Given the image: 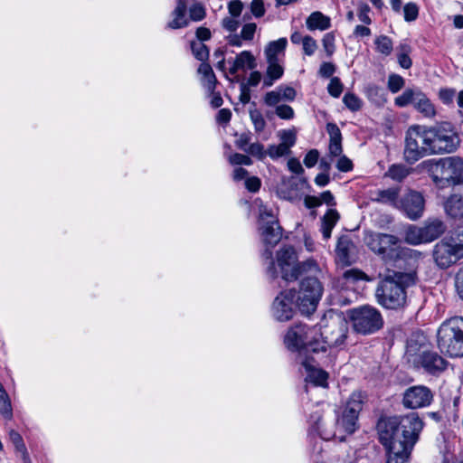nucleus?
I'll return each instance as SVG.
<instances>
[{
    "mask_svg": "<svg viewBox=\"0 0 463 463\" xmlns=\"http://www.w3.org/2000/svg\"><path fill=\"white\" fill-rule=\"evenodd\" d=\"M335 36L333 32L326 33L322 38V45L327 57H331L335 52Z\"/></svg>",
    "mask_w": 463,
    "mask_h": 463,
    "instance_id": "nucleus-45",
    "label": "nucleus"
},
{
    "mask_svg": "<svg viewBox=\"0 0 463 463\" xmlns=\"http://www.w3.org/2000/svg\"><path fill=\"white\" fill-rule=\"evenodd\" d=\"M405 241L409 244L418 245L420 243H427L423 235L421 227L411 226L407 229L405 234Z\"/></svg>",
    "mask_w": 463,
    "mask_h": 463,
    "instance_id": "nucleus-36",
    "label": "nucleus"
},
{
    "mask_svg": "<svg viewBox=\"0 0 463 463\" xmlns=\"http://www.w3.org/2000/svg\"><path fill=\"white\" fill-rule=\"evenodd\" d=\"M278 90L284 101H293L297 96L295 89L289 86H279L278 87Z\"/></svg>",
    "mask_w": 463,
    "mask_h": 463,
    "instance_id": "nucleus-61",
    "label": "nucleus"
},
{
    "mask_svg": "<svg viewBox=\"0 0 463 463\" xmlns=\"http://www.w3.org/2000/svg\"><path fill=\"white\" fill-rule=\"evenodd\" d=\"M422 429L423 421L416 412L381 420L379 440L387 451L386 463H409Z\"/></svg>",
    "mask_w": 463,
    "mask_h": 463,
    "instance_id": "nucleus-1",
    "label": "nucleus"
},
{
    "mask_svg": "<svg viewBox=\"0 0 463 463\" xmlns=\"http://www.w3.org/2000/svg\"><path fill=\"white\" fill-rule=\"evenodd\" d=\"M323 294V287L320 281L308 276L300 282L299 291L297 293V307L305 315L312 314Z\"/></svg>",
    "mask_w": 463,
    "mask_h": 463,
    "instance_id": "nucleus-14",
    "label": "nucleus"
},
{
    "mask_svg": "<svg viewBox=\"0 0 463 463\" xmlns=\"http://www.w3.org/2000/svg\"><path fill=\"white\" fill-rule=\"evenodd\" d=\"M191 49L194 57L199 61H205L209 57V50L202 42H192Z\"/></svg>",
    "mask_w": 463,
    "mask_h": 463,
    "instance_id": "nucleus-43",
    "label": "nucleus"
},
{
    "mask_svg": "<svg viewBox=\"0 0 463 463\" xmlns=\"http://www.w3.org/2000/svg\"><path fill=\"white\" fill-rule=\"evenodd\" d=\"M250 12L257 17H262L265 14V7L262 0H252L250 3Z\"/></svg>",
    "mask_w": 463,
    "mask_h": 463,
    "instance_id": "nucleus-64",
    "label": "nucleus"
},
{
    "mask_svg": "<svg viewBox=\"0 0 463 463\" xmlns=\"http://www.w3.org/2000/svg\"><path fill=\"white\" fill-rule=\"evenodd\" d=\"M248 155L256 157L259 160H263L267 156L264 146L260 142L250 143L245 150Z\"/></svg>",
    "mask_w": 463,
    "mask_h": 463,
    "instance_id": "nucleus-46",
    "label": "nucleus"
},
{
    "mask_svg": "<svg viewBox=\"0 0 463 463\" xmlns=\"http://www.w3.org/2000/svg\"><path fill=\"white\" fill-rule=\"evenodd\" d=\"M302 47L304 53L307 56H311L316 52L317 49V43L313 37L309 35H305L304 42L302 43Z\"/></svg>",
    "mask_w": 463,
    "mask_h": 463,
    "instance_id": "nucleus-58",
    "label": "nucleus"
},
{
    "mask_svg": "<svg viewBox=\"0 0 463 463\" xmlns=\"http://www.w3.org/2000/svg\"><path fill=\"white\" fill-rule=\"evenodd\" d=\"M415 109L424 118H433L436 115V109L427 96L421 92L414 105Z\"/></svg>",
    "mask_w": 463,
    "mask_h": 463,
    "instance_id": "nucleus-33",
    "label": "nucleus"
},
{
    "mask_svg": "<svg viewBox=\"0 0 463 463\" xmlns=\"http://www.w3.org/2000/svg\"><path fill=\"white\" fill-rule=\"evenodd\" d=\"M428 134L431 155L452 153L459 145L458 136L449 122L428 128Z\"/></svg>",
    "mask_w": 463,
    "mask_h": 463,
    "instance_id": "nucleus-12",
    "label": "nucleus"
},
{
    "mask_svg": "<svg viewBox=\"0 0 463 463\" xmlns=\"http://www.w3.org/2000/svg\"><path fill=\"white\" fill-rule=\"evenodd\" d=\"M410 174V170L403 165H392L388 169L386 175L392 180L401 182Z\"/></svg>",
    "mask_w": 463,
    "mask_h": 463,
    "instance_id": "nucleus-39",
    "label": "nucleus"
},
{
    "mask_svg": "<svg viewBox=\"0 0 463 463\" xmlns=\"http://www.w3.org/2000/svg\"><path fill=\"white\" fill-rule=\"evenodd\" d=\"M343 90L344 86L339 78L334 77L330 80V82L327 86V90L332 97H340L341 93L343 92Z\"/></svg>",
    "mask_w": 463,
    "mask_h": 463,
    "instance_id": "nucleus-53",
    "label": "nucleus"
},
{
    "mask_svg": "<svg viewBox=\"0 0 463 463\" xmlns=\"http://www.w3.org/2000/svg\"><path fill=\"white\" fill-rule=\"evenodd\" d=\"M416 273L395 271L379 281L375 289L377 303L386 309H398L406 304V288L415 284Z\"/></svg>",
    "mask_w": 463,
    "mask_h": 463,
    "instance_id": "nucleus-3",
    "label": "nucleus"
},
{
    "mask_svg": "<svg viewBox=\"0 0 463 463\" xmlns=\"http://www.w3.org/2000/svg\"><path fill=\"white\" fill-rule=\"evenodd\" d=\"M421 165L439 188L463 184V160L458 156L427 160Z\"/></svg>",
    "mask_w": 463,
    "mask_h": 463,
    "instance_id": "nucleus-4",
    "label": "nucleus"
},
{
    "mask_svg": "<svg viewBox=\"0 0 463 463\" xmlns=\"http://www.w3.org/2000/svg\"><path fill=\"white\" fill-rule=\"evenodd\" d=\"M404 20L408 23L415 21L419 16V6L413 2L403 6Z\"/></svg>",
    "mask_w": 463,
    "mask_h": 463,
    "instance_id": "nucleus-47",
    "label": "nucleus"
},
{
    "mask_svg": "<svg viewBox=\"0 0 463 463\" xmlns=\"http://www.w3.org/2000/svg\"><path fill=\"white\" fill-rule=\"evenodd\" d=\"M276 115L281 118L289 120L292 119L295 116L294 109L289 105H278L275 109Z\"/></svg>",
    "mask_w": 463,
    "mask_h": 463,
    "instance_id": "nucleus-54",
    "label": "nucleus"
},
{
    "mask_svg": "<svg viewBox=\"0 0 463 463\" xmlns=\"http://www.w3.org/2000/svg\"><path fill=\"white\" fill-rule=\"evenodd\" d=\"M401 50L402 52L398 54V62L402 68L410 69L412 64L411 59L409 56L410 46L407 44H402Z\"/></svg>",
    "mask_w": 463,
    "mask_h": 463,
    "instance_id": "nucleus-51",
    "label": "nucleus"
},
{
    "mask_svg": "<svg viewBox=\"0 0 463 463\" xmlns=\"http://www.w3.org/2000/svg\"><path fill=\"white\" fill-rule=\"evenodd\" d=\"M349 318L355 332L362 335H371L380 330L383 326L381 312L370 305H363L349 310Z\"/></svg>",
    "mask_w": 463,
    "mask_h": 463,
    "instance_id": "nucleus-11",
    "label": "nucleus"
},
{
    "mask_svg": "<svg viewBox=\"0 0 463 463\" xmlns=\"http://www.w3.org/2000/svg\"><path fill=\"white\" fill-rule=\"evenodd\" d=\"M250 118L253 124L254 129L257 133L262 132L266 128V121L263 118L262 113L257 109L250 110Z\"/></svg>",
    "mask_w": 463,
    "mask_h": 463,
    "instance_id": "nucleus-42",
    "label": "nucleus"
},
{
    "mask_svg": "<svg viewBox=\"0 0 463 463\" xmlns=\"http://www.w3.org/2000/svg\"><path fill=\"white\" fill-rule=\"evenodd\" d=\"M288 44V40L286 38H279L277 41H272L269 43L264 50L266 61L268 63H271L273 61H279V54L283 52Z\"/></svg>",
    "mask_w": 463,
    "mask_h": 463,
    "instance_id": "nucleus-30",
    "label": "nucleus"
},
{
    "mask_svg": "<svg viewBox=\"0 0 463 463\" xmlns=\"http://www.w3.org/2000/svg\"><path fill=\"white\" fill-rule=\"evenodd\" d=\"M259 230L260 232L261 240L267 246V249L264 250L262 256L266 260H269L268 272L271 277L274 278L276 277L275 264L272 260V251L269 248H273L281 240V227L279 225L278 222H276V224L265 222V224L260 225Z\"/></svg>",
    "mask_w": 463,
    "mask_h": 463,
    "instance_id": "nucleus-16",
    "label": "nucleus"
},
{
    "mask_svg": "<svg viewBox=\"0 0 463 463\" xmlns=\"http://www.w3.org/2000/svg\"><path fill=\"white\" fill-rule=\"evenodd\" d=\"M433 400L432 392L424 385H415L408 388L402 398V404L409 409L428 407Z\"/></svg>",
    "mask_w": 463,
    "mask_h": 463,
    "instance_id": "nucleus-18",
    "label": "nucleus"
},
{
    "mask_svg": "<svg viewBox=\"0 0 463 463\" xmlns=\"http://www.w3.org/2000/svg\"><path fill=\"white\" fill-rule=\"evenodd\" d=\"M280 101H282L281 96L278 88L275 90L269 91L264 96V102L269 107H273L278 105Z\"/></svg>",
    "mask_w": 463,
    "mask_h": 463,
    "instance_id": "nucleus-59",
    "label": "nucleus"
},
{
    "mask_svg": "<svg viewBox=\"0 0 463 463\" xmlns=\"http://www.w3.org/2000/svg\"><path fill=\"white\" fill-rule=\"evenodd\" d=\"M444 209L451 218L458 219L463 217V195L452 194L444 203Z\"/></svg>",
    "mask_w": 463,
    "mask_h": 463,
    "instance_id": "nucleus-28",
    "label": "nucleus"
},
{
    "mask_svg": "<svg viewBox=\"0 0 463 463\" xmlns=\"http://www.w3.org/2000/svg\"><path fill=\"white\" fill-rule=\"evenodd\" d=\"M319 329L305 324H297L291 326L284 338L287 348L298 353V362L305 359L308 353H318Z\"/></svg>",
    "mask_w": 463,
    "mask_h": 463,
    "instance_id": "nucleus-6",
    "label": "nucleus"
},
{
    "mask_svg": "<svg viewBox=\"0 0 463 463\" xmlns=\"http://www.w3.org/2000/svg\"><path fill=\"white\" fill-rule=\"evenodd\" d=\"M9 439L15 447V449L22 453L23 458H27V451L24 443L22 436L15 430H12L9 431Z\"/></svg>",
    "mask_w": 463,
    "mask_h": 463,
    "instance_id": "nucleus-44",
    "label": "nucleus"
},
{
    "mask_svg": "<svg viewBox=\"0 0 463 463\" xmlns=\"http://www.w3.org/2000/svg\"><path fill=\"white\" fill-rule=\"evenodd\" d=\"M267 156H269L272 159H277L279 157L288 156L291 153V151L287 150V147L284 146L279 145H270L266 150Z\"/></svg>",
    "mask_w": 463,
    "mask_h": 463,
    "instance_id": "nucleus-50",
    "label": "nucleus"
},
{
    "mask_svg": "<svg viewBox=\"0 0 463 463\" xmlns=\"http://www.w3.org/2000/svg\"><path fill=\"white\" fill-rule=\"evenodd\" d=\"M319 329L317 349L326 352L327 347L344 348L349 332L348 322L341 314H329Z\"/></svg>",
    "mask_w": 463,
    "mask_h": 463,
    "instance_id": "nucleus-7",
    "label": "nucleus"
},
{
    "mask_svg": "<svg viewBox=\"0 0 463 463\" xmlns=\"http://www.w3.org/2000/svg\"><path fill=\"white\" fill-rule=\"evenodd\" d=\"M283 73L284 69L279 61L268 63L266 75L263 79V87L267 88L272 86L276 80H279L283 76Z\"/></svg>",
    "mask_w": 463,
    "mask_h": 463,
    "instance_id": "nucleus-32",
    "label": "nucleus"
},
{
    "mask_svg": "<svg viewBox=\"0 0 463 463\" xmlns=\"http://www.w3.org/2000/svg\"><path fill=\"white\" fill-rule=\"evenodd\" d=\"M307 28L310 31H325L330 28V18L319 11L313 12L306 20Z\"/></svg>",
    "mask_w": 463,
    "mask_h": 463,
    "instance_id": "nucleus-27",
    "label": "nucleus"
},
{
    "mask_svg": "<svg viewBox=\"0 0 463 463\" xmlns=\"http://www.w3.org/2000/svg\"><path fill=\"white\" fill-rule=\"evenodd\" d=\"M426 242H430L443 234L446 231L444 222L440 220L434 219L426 222L424 226L421 227Z\"/></svg>",
    "mask_w": 463,
    "mask_h": 463,
    "instance_id": "nucleus-26",
    "label": "nucleus"
},
{
    "mask_svg": "<svg viewBox=\"0 0 463 463\" xmlns=\"http://www.w3.org/2000/svg\"><path fill=\"white\" fill-rule=\"evenodd\" d=\"M277 262L281 270V277L286 281H294L307 272H317L318 266L314 260L298 262V254L291 246L280 249L277 253Z\"/></svg>",
    "mask_w": 463,
    "mask_h": 463,
    "instance_id": "nucleus-9",
    "label": "nucleus"
},
{
    "mask_svg": "<svg viewBox=\"0 0 463 463\" xmlns=\"http://www.w3.org/2000/svg\"><path fill=\"white\" fill-rule=\"evenodd\" d=\"M176 6L172 12L173 19L167 24L166 27L169 29H179L188 25L186 18V1L177 0Z\"/></svg>",
    "mask_w": 463,
    "mask_h": 463,
    "instance_id": "nucleus-23",
    "label": "nucleus"
},
{
    "mask_svg": "<svg viewBox=\"0 0 463 463\" xmlns=\"http://www.w3.org/2000/svg\"><path fill=\"white\" fill-rule=\"evenodd\" d=\"M0 413L7 420L13 417V410L10 398L0 383Z\"/></svg>",
    "mask_w": 463,
    "mask_h": 463,
    "instance_id": "nucleus-35",
    "label": "nucleus"
},
{
    "mask_svg": "<svg viewBox=\"0 0 463 463\" xmlns=\"http://www.w3.org/2000/svg\"><path fill=\"white\" fill-rule=\"evenodd\" d=\"M280 145L287 147V150L291 151L290 148L296 143V134L292 130H283L279 134Z\"/></svg>",
    "mask_w": 463,
    "mask_h": 463,
    "instance_id": "nucleus-52",
    "label": "nucleus"
},
{
    "mask_svg": "<svg viewBox=\"0 0 463 463\" xmlns=\"http://www.w3.org/2000/svg\"><path fill=\"white\" fill-rule=\"evenodd\" d=\"M326 131L329 135V153L332 156H339L343 152L342 148V134L335 123L326 124Z\"/></svg>",
    "mask_w": 463,
    "mask_h": 463,
    "instance_id": "nucleus-24",
    "label": "nucleus"
},
{
    "mask_svg": "<svg viewBox=\"0 0 463 463\" xmlns=\"http://www.w3.org/2000/svg\"><path fill=\"white\" fill-rule=\"evenodd\" d=\"M439 351L450 357L463 356V317H453L445 320L437 332Z\"/></svg>",
    "mask_w": 463,
    "mask_h": 463,
    "instance_id": "nucleus-5",
    "label": "nucleus"
},
{
    "mask_svg": "<svg viewBox=\"0 0 463 463\" xmlns=\"http://www.w3.org/2000/svg\"><path fill=\"white\" fill-rule=\"evenodd\" d=\"M190 19L195 22L201 21L205 17V9L199 4L195 3L189 9Z\"/></svg>",
    "mask_w": 463,
    "mask_h": 463,
    "instance_id": "nucleus-56",
    "label": "nucleus"
},
{
    "mask_svg": "<svg viewBox=\"0 0 463 463\" xmlns=\"http://www.w3.org/2000/svg\"><path fill=\"white\" fill-rule=\"evenodd\" d=\"M364 397L362 392H353L348 401L346 402V405L343 413L349 414L355 418H358L359 412L363 408Z\"/></svg>",
    "mask_w": 463,
    "mask_h": 463,
    "instance_id": "nucleus-31",
    "label": "nucleus"
},
{
    "mask_svg": "<svg viewBox=\"0 0 463 463\" xmlns=\"http://www.w3.org/2000/svg\"><path fill=\"white\" fill-rule=\"evenodd\" d=\"M404 79L398 74H391L388 78V89L392 93H397L404 86Z\"/></svg>",
    "mask_w": 463,
    "mask_h": 463,
    "instance_id": "nucleus-48",
    "label": "nucleus"
},
{
    "mask_svg": "<svg viewBox=\"0 0 463 463\" xmlns=\"http://www.w3.org/2000/svg\"><path fill=\"white\" fill-rule=\"evenodd\" d=\"M229 162L233 165H250L252 160L248 155L235 153L229 156Z\"/></svg>",
    "mask_w": 463,
    "mask_h": 463,
    "instance_id": "nucleus-55",
    "label": "nucleus"
},
{
    "mask_svg": "<svg viewBox=\"0 0 463 463\" xmlns=\"http://www.w3.org/2000/svg\"><path fill=\"white\" fill-rule=\"evenodd\" d=\"M237 138L235 140V146L245 152L248 148V146L250 145L251 136L250 133H241L240 135H236Z\"/></svg>",
    "mask_w": 463,
    "mask_h": 463,
    "instance_id": "nucleus-60",
    "label": "nucleus"
},
{
    "mask_svg": "<svg viewBox=\"0 0 463 463\" xmlns=\"http://www.w3.org/2000/svg\"><path fill=\"white\" fill-rule=\"evenodd\" d=\"M365 245L387 265L398 269L412 268L416 261L415 252L401 246L397 236L389 233L368 232L364 238Z\"/></svg>",
    "mask_w": 463,
    "mask_h": 463,
    "instance_id": "nucleus-2",
    "label": "nucleus"
},
{
    "mask_svg": "<svg viewBox=\"0 0 463 463\" xmlns=\"http://www.w3.org/2000/svg\"><path fill=\"white\" fill-rule=\"evenodd\" d=\"M432 259L440 269H447L463 259V228L439 241L433 247Z\"/></svg>",
    "mask_w": 463,
    "mask_h": 463,
    "instance_id": "nucleus-8",
    "label": "nucleus"
},
{
    "mask_svg": "<svg viewBox=\"0 0 463 463\" xmlns=\"http://www.w3.org/2000/svg\"><path fill=\"white\" fill-rule=\"evenodd\" d=\"M421 90L420 89H406L401 95L394 99V104L399 108H404L409 104L416 103Z\"/></svg>",
    "mask_w": 463,
    "mask_h": 463,
    "instance_id": "nucleus-34",
    "label": "nucleus"
},
{
    "mask_svg": "<svg viewBox=\"0 0 463 463\" xmlns=\"http://www.w3.org/2000/svg\"><path fill=\"white\" fill-rule=\"evenodd\" d=\"M335 260L342 266H350L357 258V247L349 235H342L337 239L335 246Z\"/></svg>",
    "mask_w": 463,
    "mask_h": 463,
    "instance_id": "nucleus-20",
    "label": "nucleus"
},
{
    "mask_svg": "<svg viewBox=\"0 0 463 463\" xmlns=\"http://www.w3.org/2000/svg\"><path fill=\"white\" fill-rule=\"evenodd\" d=\"M256 67V59L252 53L249 51H243L235 57L232 66L229 69V72L232 75H235L240 70H253Z\"/></svg>",
    "mask_w": 463,
    "mask_h": 463,
    "instance_id": "nucleus-22",
    "label": "nucleus"
},
{
    "mask_svg": "<svg viewBox=\"0 0 463 463\" xmlns=\"http://www.w3.org/2000/svg\"><path fill=\"white\" fill-rule=\"evenodd\" d=\"M313 360L306 357L301 359L299 364L303 366L306 372V381L311 383L316 386L326 387L327 385L328 374L326 371L317 368L313 364Z\"/></svg>",
    "mask_w": 463,
    "mask_h": 463,
    "instance_id": "nucleus-21",
    "label": "nucleus"
},
{
    "mask_svg": "<svg viewBox=\"0 0 463 463\" xmlns=\"http://www.w3.org/2000/svg\"><path fill=\"white\" fill-rule=\"evenodd\" d=\"M297 305V292L288 290L281 292L273 301L272 315L278 321H288L293 317L294 307Z\"/></svg>",
    "mask_w": 463,
    "mask_h": 463,
    "instance_id": "nucleus-17",
    "label": "nucleus"
},
{
    "mask_svg": "<svg viewBox=\"0 0 463 463\" xmlns=\"http://www.w3.org/2000/svg\"><path fill=\"white\" fill-rule=\"evenodd\" d=\"M430 139L428 127L420 125L411 126L405 134L404 158L413 164L430 154Z\"/></svg>",
    "mask_w": 463,
    "mask_h": 463,
    "instance_id": "nucleus-10",
    "label": "nucleus"
},
{
    "mask_svg": "<svg viewBox=\"0 0 463 463\" xmlns=\"http://www.w3.org/2000/svg\"><path fill=\"white\" fill-rule=\"evenodd\" d=\"M377 52L383 55H390L393 49L392 41L386 35H380L374 40Z\"/></svg>",
    "mask_w": 463,
    "mask_h": 463,
    "instance_id": "nucleus-38",
    "label": "nucleus"
},
{
    "mask_svg": "<svg viewBox=\"0 0 463 463\" xmlns=\"http://www.w3.org/2000/svg\"><path fill=\"white\" fill-rule=\"evenodd\" d=\"M260 225L265 224V222H270L276 224L277 219L275 218L271 210H269L267 206H260Z\"/></svg>",
    "mask_w": 463,
    "mask_h": 463,
    "instance_id": "nucleus-57",
    "label": "nucleus"
},
{
    "mask_svg": "<svg viewBox=\"0 0 463 463\" xmlns=\"http://www.w3.org/2000/svg\"><path fill=\"white\" fill-rule=\"evenodd\" d=\"M257 25L254 23H249L243 25L241 31V37L245 41H250L254 37Z\"/></svg>",
    "mask_w": 463,
    "mask_h": 463,
    "instance_id": "nucleus-62",
    "label": "nucleus"
},
{
    "mask_svg": "<svg viewBox=\"0 0 463 463\" xmlns=\"http://www.w3.org/2000/svg\"><path fill=\"white\" fill-rule=\"evenodd\" d=\"M339 220L336 210L330 209L321 219V232L323 239L327 241L331 238L332 231Z\"/></svg>",
    "mask_w": 463,
    "mask_h": 463,
    "instance_id": "nucleus-29",
    "label": "nucleus"
},
{
    "mask_svg": "<svg viewBox=\"0 0 463 463\" xmlns=\"http://www.w3.org/2000/svg\"><path fill=\"white\" fill-rule=\"evenodd\" d=\"M198 72L203 76L207 89L213 90L216 84V77L212 67L208 63L203 62L198 68Z\"/></svg>",
    "mask_w": 463,
    "mask_h": 463,
    "instance_id": "nucleus-37",
    "label": "nucleus"
},
{
    "mask_svg": "<svg viewBox=\"0 0 463 463\" xmlns=\"http://www.w3.org/2000/svg\"><path fill=\"white\" fill-rule=\"evenodd\" d=\"M373 201L390 204L396 208L399 207L400 201L398 200L400 194L399 187H391L383 190H377L373 193Z\"/></svg>",
    "mask_w": 463,
    "mask_h": 463,
    "instance_id": "nucleus-25",
    "label": "nucleus"
},
{
    "mask_svg": "<svg viewBox=\"0 0 463 463\" xmlns=\"http://www.w3.org/2000/svg\"><path fill=\"white\" fill-rule=\"evenodd\" d=\"M366 95L368 99L375 103L381 104L385 101L384 90L376 85H369L366 88Z\"/></svg>",
    "mask_w": 463,
    "mask_h": 463,
    "instance_id": "nucleus-40",
    "label": "nucleus"
},
{
    "mask_svg": "<svg viewBox=\"0 0 463 463\" xmlns=\"http://www.w3.org/2000/svg\"><path fill=\"white\" fill-rule=\"evenodd\" d=\"M425 206L423 195L417 191L410 190L400 201L399 209H402L406 215L416 220L421 217Z\"/></svg>",
    "mask_w": 463,
    "mask_h": 463,
    "instance_id": "nucleus-19",
    "label": "nucleus"
},
{
    "mask_svg": "<svg viewBox=\"0 0 463 463\" xmlns=\"http://www.w3.org/2000/svg\"><path fill=\"white\" fill-rule=\"evenodd\" d=\"M357 420L358 418L345 413H343L342 418L338 419L334 410V415H328L326 418L317 416L314 420L313 426L323 439H330L335 437V428H342L349 434L354 433Z\"/></svg>",
    "mask_w": 463,
    "mask_h": 463,
    "instance_id": "nucleus-13",
    "label": "nucleus"
},
{
    "mask_svg": "<svg viewBox=\"0 0 463 463\" xmlns=\"http://www.w3.org/2000/svg\"><path fill=\"white\" fill-rule=\"evenodd\" d=\"M319 159V152L317 149L309 150L304 157V165L311 168L317 165Z\"/></svg>",
    "mask_w": 463,
    "mask_h": 463,
    "instance_id": "nucleus-63",
    "label": "nucleus"
},
{
    "mask_svg": "<svg viewBox=\"0 0 463 463\" xmlns=\"http://www.w3.org/2000/svg\"><path fill=\"white\" fill-rule=\"evenodd\" d=\"M344 278L350 282H356L359 280H371L370 278L363 271L357 269H351L344 272Z\"/></svg>",
    "mask_w": 463,
    "mask_h": 463,
    "instance_id": "nucleus-49",
    "label": "nucleus"
},
{
    "mask_svg": "<svg viewBox=\"0 0 463 463\" xmlns=\"http://www.w3.org/2000/svg\"><path fill=\"white\" fill-rule=\"evenodd\" d=\"M343 102L351 111H358L363 105L362 99L352 92H347L344 95Z\"/></svg>",
    "mask_w": 463,
    "mask_h": 463,
    "instance_id": "nucleus-41",
    "label": "nucleus"
},
{
    "mask_svg": "<svg viewBox=\"0 0 463 463\" xmlns=\"http://www.w3.org/2000/svg\"><path fill=\"white\" fill-rule=\"evenodd\" d=\"M412 351V347L408 346V361L412 363L415 367H421L427 373L431 374H436L445 370L447 362L436 352L422 351L420 354H413Z\"/></svg>",
    "mask_w": 463,
    "mask_h": 463,
    "instance_id": "nucleus-15",
    "label": "nucleus"
}]
</instances>
